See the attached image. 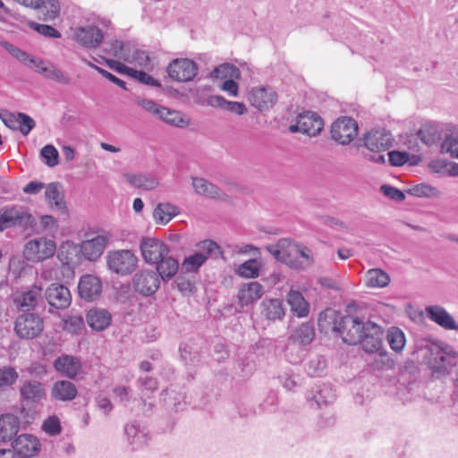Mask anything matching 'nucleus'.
<instances>
[{
    "mask_svg": "<svg viewBox=\"0 0 458 458\" xmlns=\"http://www.w3.org/2000/svg\"><path fill=\"white\" fill-rule=\"evenodd\" d=\"M359 148H364L362 151L364 158L377 164H385L386 158L382 154L393 146L394 138L391 132L386 129L371 130L366 132L360 139Z\"/></svg>",
    "mask_w": 458,
    "mask_h": 458,
    "instance_id": "nucleus-1",
    "label": "nucleus"
},
{
    "mask_svg": "<svg viewBox=\"0 0 458 458\" xmlns=\"http://www.w3.org/2000/svg\"><path fill=\"white\" fill-rule=\"evenodd\" d=\"M85 236L86 240L80 244L83 259L96 261L102 256L110 242L112 233L102 230L98 233L88 232Z\"/></svg>",
    "mask_w": 458,
    "mask_h": 458,
    "instance_id": "nucleus-2",
    "label": "nucleus"
},
{
    "mask_svg": "<svg viewBox=\"0 0 458 458\" xmlns=\"http://www.w3.org/2000/svg\"><path fill=\"white\" fill-rule=\"evenodd\" d=\"M34 224V217L23 207L13 206L0 209V231L13 226L28 229Z\"/></svg>",
    "mask_w": 458,
    "mask_h": 458,
    "instance_id": "nucleus-3",
    "label": "nucleus"
},
{
    "mask_svg": "<svg viewBox=\"0 0 458 458\" xmlns=\"http://www.w3.org/2000/svg\"><path fill=\"white\" fill-rule=\"evenodd\" d=\"M43 329V319L36 312H22L16 318L14 331L20 338L34 339L42 333Z\"/></svg>",
    "mask_w": 458,
    "mask_h": 458,
    "instance_id": "nucleus-4",
    "label": "nucleus"
},
{
    "mask_svg": "<svg viewBox=\"0 0 458 458\" xmlns=\"http://www.w3.org/2000/svg\"><path fill=\"white\" fill-rule=\"evenodd\" d=\"M108 268L121 276L131 274L137 267L138 259L130 250L109 251L106 255Z\"/></svg>",
    "mask_w": 458,
    "mask_h": 458,
    "instance_id": "nucleus-5",
    "label": "nucleus"
},
{
    "mask_svg": "<svg viewBox=\"0 0 458 458\" xmlns=\"http://www.w3.org/2000/svg\"><path fill=\"white\" fill-rule=\"evenodd\" d=\"M56 247L53 240L44 237L29 241L24 248V258L32 262H38L52 257Z\"/></svg>",
    "mask_w": 458,
    "mask_h": 458,
    "instance_id": "nucleus-6",
    "label": "nucleus"
},
{
    "mask_svg": "<svg viewBox=\"0 0 458 458\" xmlns=\"http://www.w3.org/2000/svg\"><path fill=\"white\" fill-rule=\"evenodd\" d=\"M330 133L335 141L347 145L358 134L357 122L352 117L341 116L331 124Z\"/></svg>",
    "mask_w": 458,
    "mask_h": 458,
    "instance_id": "nucleus-7",
    "label": "nucleus"
},
{
    "mask_svg": "<svg viewBox=\"0 0 458 458\" xmlns=\"http://www.w3.org/2000/svg\"><path fill=\"white\" fill-rule=\"evenodd\" d=\"M131 286L137 293L144 297H148L156 293L158 290L160 279L155 271L141 269L132 276Z\"/></svg>",
    "mask_w": 458,
    "mask_h": 458,
    "instance_id": "nucleus-8",
    "label": "nucleus"
},
{
    "mask_svg": "<svg viewBox=\"0 0 458 458\" xmlns=\"http://www.w3.org/2000/svg\"><path fill=\"white\" fill-rule=\"evenodd\" d=\"M169 77L179 82L192 81L198 74L197 64L189 58L174 59L166 68Z\"/></svg>",
    "mask_w": 458,
    "mask_h": 458,
    "instance_id": "nucleus-9",
    "label": "nucleus"
},
{
    "mask_svg": "<svg viewBox=\"0 0 458 458\" xmlns=\"http://www.w3.org/2000/svg\"><path fill=\"white\" fill-rule=\"evenodd\" d=\"M366 326L367 322H363L358 317L345 316L342 320L339 334L345 344L356 345L362 340Z\"/></svg>",
    "mask_w": 458,
    "mask_h": 458,
    "instance_id": "nucleus-10",
    "label": "nucleus"
},
{
    "mask_svg": "<svg viewBox=\"0 0 458 458\" xmlns=\"http://www.w3.org/2000/svg\"><path fill=\"white\" fill-rule=\"evenodd\" d=\"M324 126L322 118L315 112L307 111L297 116L296 123L289 126L293 133L301 132L309 136H316Z\"/></svg>",
    "mask_w": 458,
    "mask_h": 458,
    "instance_id": "nucleus-11",
    "label": "nucleus"
},
{
    "mask_svg": "<svg viewBox=\"0 0 458 458\" xmlns=\"http://www.w3.org/2000/svg\"><path fill=\"white\" fill-rule=\"evenodd\" d=\"M19 310L22 312H36L43 310L45 308L42 296V288L33 285L29 290L22 293L15 300Z\"/></svg>",
    "mask_w": 458,
    "mask_h": 458,
    "instance_id": "nucleus-12",
    "label": "nucleus"
},
{
    "mask_svg": "<svg viewBox=\"0 0 458 458\" xmlns=\"http://www.w3.org/2000/svg\"><path fill=\"white\" fill-rule=\"evenodd\" d=\"M248 99L254 107L262 112L275 106L277 94L271 87L259 86L250 89Z\"/></svg>",
    "mask_w": 458,
    "mask_h": 458,
    "instance_id": "nucleus-13",
    "label": "nucleus"
},
{
    "mask_svg": "<svg viewBox=\"0 0 458 458\" xmlns=\"http://www.w3.org/2000/svg\"><path fill=\"white\" fill-rule=\"evenodd\" d=\"M140 247L145 262L151 265L170 253L169 247L164 242L156 238L142 239Z\"/></svg>",
    "mask_w": 458,
    "mask_h": 458,
    "instance_id": "nucleus-14",
    "label": "nucleus"
},
{
    "mask_svg": "<svg viewBox=\"0 0 458 458\" xmlns=\"http://www.w3.org/2000/svg\"><path fill=\"white\" fill-rule=\"evenodd\" d=\"M44 297L49 306L56 310H65L72 302L70 290L61 284H52L45 291Z\"/></svg>",
    "mask_w": 458,
    "mask_h": 458,
    "instance_id": "nucleus-15",
    "label": "nucleus"
},
{
    "mask_svg": "<svg viewBox=\"0 0 458 458\" xmlns=\"http://www.w3.org/2000/svg\"><path fill=\"white\" fill-rule=\"evenodd\" d=\"M40 446L38 437L30 434H21L12 443V447L18 458H29L37 455L40 451Z\"/></svg>",
    "mask_w": 458,
    "mask_h": 458,
    "instance_id": "nucleus-16",
    "label": "nucleus"
},
{
    "mask_svg": "<svg viewBox=\"0 0 458 458\" xmlns=\"http://www.w3.org/2000/svg\"><path fill=\"white\" fill-rule=\"evenodd\" d=\"M383 334L381 327L374 322L367 321L364 336L360 342L363 350L369 353L379 352L382 349Z\"/></svg>",
    "mask_w": 458,
    "mask_h": 458,
    "instance_id": "nucleus-17",
    "label": "nucleus"
},
{
    "mask_svg": "<svg viewBox=\"0 0 458 458\" xmlns=\"http://www.w3.org/2000/svg\"><path fill=\"white\" fill-rule=\"evenodd\" d=\"M102 282L94 275H84L78 284L79 296L86 301H93L100 297Z\"/></svg>",
    "mask_w": 458,
    "mask_h": 458,
    "instance_id": "nucleus-18",
    "label": "nucleus"
},
{
    "mask_svg": "<svg viewBox=\"0 0 458 458\" xmlns=\"http://www.w3.org/2000/svg\"><path fill=\"white\" fill-rule=\"evenodd\" d=\"M428 368L435 373L448 374L451 369L456 365V360H452L444 356L443 352L431 347L428 351V356L425 358Z\"/></svg>",
    "mask_w": 458,
    "mask_h": 458,
    "instance_id": "nucleus-19",
    "label": "nucleus"
},
{
    "mask_svg": "<svg viewBox=\"0 0 458 458\" xmlns=\"http://www.w3.org/2000/svg\"><path fill=\"white\" fill-rule=\"evenodd\" d=\"M74 37L80 45L87 48L98 47L104 38L102 30L96 26L79 27Z\"/></svg>",
    "mask_w": 458,
    "mask_h": 458,
    "instance_id": "nucleus-20",
    "label": "nucleus"
},
{
    "mask_svg": "<svg viewBox=\"0 0 458 458\" xmlns=\"http://www.w3.org/2000/svg\"><path fill=\"white\" fill-rule=\"evenodd\" d=\"M57 258L63 265L69 267L80 265L84 260L81 245L71 241H66L60 245Z\"/></svg>",
    "mask_w": 458,
    "mask_h": 458,
    "instance_id": "nucleus-21",
    "label": "nucleus"
},
{
    "mask_svg": "<svg viewBox=\"0 0 458 458\" xmlns=\"http://www.w3.org/2000/svg\"><path fill=\"white\" fill-rule=\"evenodd\" d=\"M54 367L56 371L69 378H75L82 369L80 359L67 354L58 357L54 362Z\"/></svg>",
    "mask_w": 458,
    "mask_h": 458,
    "instance_id": "nucleus-22",
    "label": "nucleus"
},
{
    "mask_svg": "<svg viewBox=\"0 0 458 458\" xmlns=\"http://www.w3.org/2000/svg\"><path fill=\"white\" fill-rule=\"evenodd\" d=\"M427 317L441 327L447 330H458V324L454 318L439 305L428 306L425 309Z\"/></svg>",
    "mask_w": 458,
    "mask_h": 458,
    "instance_id": "nucleus-23",
    "label": "nucleus"
},
{
    "mask_svg": "<svg viewBox=\"0 0 458 458\" xmlns=\"http://www.w3.org/2000/svg\"><path fill=\"white\" fill-rule=\"evenodd\" d=\"M264 293V287L259 282L244 284L238 291L237 299L242 308L259 300Z\"/></svg>",
    "mask_w": 458,
    "mask_h": 458,
    "instance_id": "nucleus-24",
    "label": "nucleus"
},
{
    "mask_svg": "<svg viewBox=\"0 0 458 458\" xmlns=\"http://www.w3.org/2000/svg\"><path fill=\"white\" fill-rule=\"evenodd\" d=\"M191 181L194 192L198 195L208 199H224L226 198V194L218 186L202 177L192 176Z\"/></svg>",
    "mask_w": 458,
    "mask_h": 458,
    "instance_id": "nucleus-25",
    "label": "nucleus"
},
{
    "mask_svg": "<svg viewBox=\"0 0 458 458\" xmlns=\"http://www.w3.org/2000/svg\"><path fill=\"white\" fill-rule=\"evenodd\" d=\"M345 316L341 312L333 309H327L322 311L318 319V326L321 332L327 333L329 330L332 332L339 333L342 327V320Z\"/></svg>",
    "mask_w": 458,
    "mask_h": 458,
    "instance_id": "nucleus-26",
    "label": "nucleus"
},
{
    "mask_svg": "<svg viewBox=\"0 0 458 458\" xmlns=\"http://www.w3.org/2000/svg\"><path fill=\"white\" fill-rule=\"evenodd\" d=\"M112 314L105 309L94 308L88 311L86 320L89 327L98 332L104 331L112 323Z\"/></svg>",
    "mask_w": 458,
    "mask_h": 458,
    "instance_id": "nucleus-27",
    "label": "nucleus"
},
{
    "mask_svg": "<svg viewBox=\"0 0 458 458\" xmlns=\"http://www.w3.org/2000/svg\"><path fill=\"white\" fill-rule=\"evenodd\" d=\"M283 251H284V264L292 269L303 271L304 264L301 263V259H298V246L299 242L290 238H284V242L280 245Z\"/></svg>",
    "mask_w": 458,
    "mask_h": 458,
    "instance_id": "nucleus-28",
    "label": "nucleus"
},
{
    "mask_svg": "<svg viewBox=\"0 0 458 458\" xmlns=\"http://www.w3.org/2000/svg\"><path fill=\"white\" fill-rule=\"evenodd\" d=\"M156 264V273L159 279L167 282L179 271L178 260L169 254L162 257Z\"/></svg>",
    "mask_w": 458,
    "mask_h": 458,
    "instance_id": "nucleus-29",
    "label": "nucleus"
},
{
    "mask_svg": "<svg viewBox=\"0 0 458 458\" xmlns=\"http://www.w3.org/2000/svg\"><path fill=\"white\" fill-rule=\"evenodd\" d=\"M20 428L19 419L10 413L0 416V441L7 442L17 435Z\"/></svg>",
    "mask_w": 458,
    "mask_h": 458,
    "instance_id": "nucleus-30",
    "label": "nucleus"
},
{
    "mask_svg": "<svg viewBox=\"0 0 458 458\" xmlns=\"http://www.w3.org/2000/svg\"><path fill=\"white\" fill-rule=\"evenodd\" d=\"M315 337V329L312 323L306 322L296 327L289 335V342L297 345H309Z\"/></svg>",
    "mask_w": 458,
    "mask_h": 458,
    "instance_id": "nucleus-31",
    "label": "nucleus"
},
{
    "mask_svg": "<svg viewBox=\"0 0 458 458\" xmlns=\"http://www.w3.org/2000/svg\"><path fill=\"white\" fill-rule=\"evenodd\" d=\"M21 398L28 403H38L45 397L43 385L36 380L25 381L20 389Z\"/></svg>",
    "mask_w": 458,
    "mask_h": 458,
    "instance_id": "nucleus-32",
    "label": "nucleus"
},
{
    "mask_svg": "<svg viewBox=\"0 0 458 458\" xmlns=\"http://www.w3.org/2000/svg\"><path fill=\"white\" fill-rule=\"evenodd\" d=\"M78 391L75 385L68 380L56 381L52 388L51 395L53 399L69 402L77 396Z\"/></svg>",
    "mask_w": 458,
    "mask_h": 458,
    "instance_id": "nucleus-33",
    "label": "nucleus"
},
{
    "mask_svg": "<svg viewBox=\"0 0 458 458\" xmlns=\"http://www.w3.org/2000/svg\"><path fill=\"white\" fill-rule=\"evenodd\" d=\"M208 104L210 106L220 107L222 109L227 110L238 115L245 114L248 112V109L244 103L229 101L222 96L216 95L209 97L208 99Z\"/></svg>",
    "mask_w": 458,
    "mask_h": 458,
    "instance_id": "nucleus-34",
    "label": "nucleus"
},
{
    "mask_svg": "<svg viewBox=\"0 0 458 458\" xmlns=\"http://www.w3.org/2000/svg\"><path fill=\"white\" fill-rule=\"evenodd\" d=\"M179 214V209L176 206L169 203H158L153 211V217L157 224L166 225L175 216Z\"/></svg>",
    "mask_w": 458,
    "mask_h": 458,
    "instance_id": "nucleus-35",
    "label": "nucleus"
},
{
    "mask_svg": "<svg viewBox=\"0 0 458 458\" xmlns=\"http://www.w3.org/2000/svg\"><path fill=\"white\" fill-rule=\"evenodd\" d=\"M262 315L268 320L282 319L284 316L283 301L279 299H266L261 303Z\"/></svg>",
    "mask_w": 458,
    "mask_h": 458,
    "instance_id": "nucleus-36",
    "label": "nucleus"
},
{
    "mask_svg": "<svg viewBox=\"0 0 458 458\" xmlns=\"http://www.w3.org/2000/svg\"><path fill=\"white\" fill-rule=\"evenodd\" d=\"M287 301L291 306V310L298 317L304 318L308 316L310 311L309 303L300 292L290 291L287 295Z\"/></svg>",
    "mask_w": 458,
    "mask_h": 458,
    "instance_id": "nucleus-37",
    "label": "nucleus"
},
{
    "mask_svg": "<svg viewBox=\"0 0 458 458\" xmlns=\"http://www.w3.org/2000/svg\"><path fill=\"white\" fill-rule=\"evenodd\" d=\"M157 117L167 124L178 128H185L190 124V120L185 119L182 113L165 106L162 107Z\"/></svg>",
    "mask_w": 458,
    "mask_h": 458,
    "instance_id": "nucleus-38",
    "label": "nucleus"
},
{
    "mask_svg": "<svg viewBox=\"0 0 458 458\" xmlns=\"http://www.w3.org/2000/svg\"><path fill=\"white\" fill-rule=\"evenodd\" d=\"M240 76L241 72L239 68L229 63H225L215 67L210 72V77L212 79L225 81L230 79H239Z\"/></svg>",
    "mask_w": 458,
    "mask_h": 458,
    "instance_id": "nucleus-39",
    "label": "nucleus"
},
{
    "mask_svg": "<svg viewBox=\"0 0 458 458\" xmlns=\"http://www.w3.org/2000/svg\"><path fill=\"white\" fill-rule=\"evenodd\" d=\"M125 178L132 186L145 191L153 190L158 185V182L156 178L142 174H125Z\"/></svg>",
    "mask_w": 458,
    "mask_h": 458,
    "instance_id": "nucleus-40",
    "label": "nucleus"
},
{
    "mask_svg": "<svg viewBox=\"0 0 458 458\" xmlns=\"http://www.w3.org/2000/svg\"><path fill=\"white\" fill-rule=\"evenodd\" d=\"M367 286L383 288L390 283V276L380 268L369 269L366 274Z\"/></svg>",
    "mask_w": 458,
    "mask_h": 458,
    "instance_id": "nucleus-41",
    "label": "nucleus"
},
{
    "mask_svg": "<svg viewBox=\"0 0 458 458\" xmlns=\"http://www.w3.org/2000/svg\"><path fill=\"white\" fill-rule=\"evenodd\" d=\"M59 183H49L46 189L45 196L51 206L58 210H66V203L64 199V196L61 194L58 189Z\"/></svg>",
    "mask_w": 458,
    "mask_h": 458,
    "instance_id": "nucleus-42",
    "label": "nucleus"
},
{
    "mask_svg": "<svg viewBox=\"0 0 458 458\" xmlns=\"http://www.w3.org/2000/svg\"><path fill=\"white\" fill-rule=\"evenodd\" d=\"M197 247L199 249V251L197 253H200L202 256L206 258V261L208 258L218 259L223 257L224 251L222 248L212 240H204L197 243Z\"/></svg>",
    "mask_w": 458,
    "mask_h": 458,
    "instance_id": "nucleus-43",
    "label": "nucleus"
},
{
    "mask_svg": "<svg viewBox=\"0 0 458 458\" xmlns=\"http://www.w3.org/2000/svg\"><path fill=\"white\" fill-rule=\"evenodd\" d=\"M124 432L130 444L134 445L136 447L141 446L147 442V435L140 429L136 422L127 424L124 428Z\"/></svg>",
    "mask_w": 458,
    "mask_h": 458,
    "instance_id": "nucleus-44",
    "label": "nucleus"
},
{
    "mask_svg": "<svg viewBox=\"0 0 458 458\" xmlns=\"http://www.w3.org/2000/svg\"><path fill=\"white\" fill-rule=\"evenodd\" d=\"M387 342L393 351L400 352L405 345L404 333L396 327H392L387 331Z\"/></svg>",
    "mask_w": 458,
    "mask_h": 458,
    "instance_id": "nucleus-45",
    "label": "nucleus"
},
{
    "mask_svg": "<svg viewBox=\"0 0 458 458\" xmlns=\"http://www.w3.org/2000/svg\"><path fill=\"white\" fill-rule=\"evenodd\" d=\"M130 43H123L120 40H112L108 43V48L106 49V52L114 57L119 59H123V61H130L129 58V48Z\"/></svg>",
    "mask_w": 458,
    "mask_h": 458,
    "instance_id": "nucleus-46",
    "label": "nucleus"
},
{
    "mask_svg": "<svg viewBox=\"0 0 458 458\" xmlns=\"http://www.w3.org/2000/svg\"><path fill=\"white\" fill-rule=\"evenodd\" d=\"M206 262V258L200 253H194L186 257L182 263V273H197L200 267Z\"/></svg>",
    "mask_w": 458,
    "mask_h": 458,
    "instance_id": "nucleus-47",
    "label": "nucleus"
},
{
    "mask_svg": "<svg viewBox=\"0 0 458 458\" xmlns=\"http://www.w3.org/2000/svg\"><path fill=\"white\" fill-rule=\"evenodd\" d=\"M420 140L427 146L436 144L439 139L440 134L434 125H425L418 132Z\"/></svg>",
    "mask_w": 458,
    "mask_h": 458,
    "instance_id": "nucleus-48",
    "label": "nucleus"
},
{
    "mask_svg": "<svg viewBox=\"0 0 458 458\" xmlns=\"http://www.w3.org/2000/svg\"><path fill=\"white\" fill-rule=\"evenodd\" d=\"M129 58L131 60L126 61L127 63L136 64H139L140 66L147 68V69L151 68L153 66L152 60L149 57V55L148 54V52H146V51L137 49V50H133V52H131V47H130Z\"/></svg>",
    "mask_w": 458,
    "mask_h": 458,
    "instance_id": "nucleus-49",
    "label": "nucleus"
},
{
    "mask_svg": "<svg viewBox=\"0 0 458 458\" xmlns=\"http://www.w3.org/2000/svg\"><path fill=\"white\" fill-rule=\"evenodd\" d=\"M327 368V362L323 356L317 355L311 358L307 365L306 370L310 377L321 376Z\"/></svg>",
    "mask_w": 458,
    "mask_h": 458,
    "instance_id": "nucleus-50",
    "label": "nucleus"
},
{
    "mask_svg": "<svg viewBox=\"0 0 458 458\" xmlns=\"http://www.w3.org/2000/svg\"><path fill=\"white\" fill-rule=\"evenodd\" d=\"M259 268L257 259H251L241 264L238 267L237 273L242 277L257 278L259 275Z\"/></svg>",
    "mask_w": 458,
    "mask_h": 458,
    "instance_id": "nucleus-51",
    "label": "nucleus"
},
{
    "mask_svg": "<svg viewBox=\"0 0 458 458\" xmlns=\"http://www.w3.org/2000/svg\"><path fill=\"white\" fill-rule=\"evenodd\" d=\"M163 401L168 409L179 411L182 409V395L172 389H165L162 393Z\"/></svg>",
    "mask_w": 458,
    "mask_h": 458,
    "instance_id": "nucleus-52",
    "label": "nucleus"
},
{
    "mask_svg": "<svg viewBox=\"0 0 458 458\" xmlns=\"http://www.w3.org/2000/svg\"><path fill=\"white\" fill-rule=\"evenodd\" d=\"M46 72L45 77L52 80L55 82L68 85L71 82V79L60 69H57L54 64L48 65L47 69H43Z\"/></svg>",
    "mask_w": 458,
    "mask_h": 458,
    "instance_id": "nucleus-53",
    "label": "nucleus"
},
{
    "mask_svg": "<svg viewBox=\"0 0 458 458\" xmlns=\"http://www.w3.org/2000/svg\"><path fill=\"white\" fill-rule=\"evenodd\" d=\"M84 327V319L81 316H70L64 320V329L72 334H78Z\"/></svg>",
    "mask_w": 458,
    "mask_h": 458,
    "instance_id": "nucleus-54",
    "label": "nucleus"
},
{
    "mask_svg": "<svg viewBox=\"0 0 458 458\" xmlns=\"http://www.w3.org/2000/svg\"><path fill=\"white\" fill-rule=\"evenodd\" d=\"M40 156L45 159L47 165L54 167L58 165L59 154L53 145H46L40 150Z\"/></svg>",
    "mask_w": 458,
    "mask_h": 458,
    "instance_id": "nucleus-55",
    "label": "nucleus"
},
{
    "mask_svg": "<svg viewBox=\"0 0 458 458\" xmlns=\"http://www.w3.org/2000/svg\"><path fill=\"white\" fill-rule=\"evenodd\" d=\"M0 118L8 128L20 131L21 119H18V113L14 114L4 109L0 111Z\"/></svg>",
    "mask_w": 458,
    "mask_h": 458,
    "instance_id": "nucleus-56",
    "label": "nucleus"
},
{
    "mask_svg": "<svg viewBox=\"0 0 458 458\" xmlns=\"http://www.w3.org/2000/svg\"><path fill=\"white\" fill-rule=\"evenodd\" d=\"M186 273H181L174 280L177 289L183 294H190L195 289L194 281L185 276Z\"/></svg>",
    "mask_w": 458,
    "mask_h": 458,
    "instance_id": "nucleus-57",
    "label": "nucleus"
},
{
    "mask_svg": "<svg viewBox=\"0 0 458 458\" xmlns=\"http://www.w3.org/2000/svg\"><path fill=\"white\" fill-rule=\"evenodd\" d=\"M42 430L49 436H57L61 433L62 428L57 416L48 417L42 424Z\"/></svg>",
    "mask_w": 458,
    "mask_h": 458,
    "instance_id": "nucleus-58",
    "label": "nucleus"
},
{
    "mask_svg": "<svg viewBox=\"0 0 458 458\" xmlns=\"http://www.w3.org/2000/svg\"><path fill=\"white\" fill-rule=\"evenodd\" d=\"M180 356L185 365L197 366L199 360V355L197 352H191V348L188 344L180 347Z\"/></svg>",
    "mask_w": 458,
    "mask_h": 458,
    "instance_id": "nucleus-59",
    "label": "nucleus"
},
{
    "mask_svg": "<svg viewBox=\"0 0 458 458\" xmlns=\"http://www.w3.org/2000/svg\"><path fill=\"white\" fill-rule=\"evenodd\" d=\"M335 394L327 386H323L318 392L316 394L313 395V399L318 404V407L321 405H327L328 403H331L335 400Z\"/></svg>",
    "mask_w": 458,
    "mask_h": 458,
    "instance_id": "nucleus-60",
    "label": "nucleus"
},
{
    "mask_svg": "<svg viewBox=\"0 0 458 458\" xmlns=\"http://www.w3.org/2000/svg\"><path fill=\"white\" fill-rule=\"evenodd\" d=\"M18 374L13 368L0 369V388L12 386L17 379Z\"/></svg>",
    "mask_w": 458,
    "mask_h": 458,
    "instance_id": "nucleus-61",
    "label": "nucleus"
},
{
    "mask_svg": "<svg viewBox=\"0 0 458 458\" xmlns=\"http://www.w3.org/2000/svg\"><path fill=\"white\" fill-rule=\"evenodd\" d=\"M131 77L142 84L156 88H161V84L157 80H156L154 77H152L151 75L143 71H137L133 69Z\"/></svg>",
    "mask_w": 458,
    "mask_h": 458,
    "instance_id": "nucleus-62",
    "label": "nucleus"
},
{
    "mask_svg": "<svg viewBox=\"0 0 458 458\" xmlns=\"http://www.w3.org/2000/svg\"><path fill=\"white\" fill-rule=\"evenodd\" d=\"M301 258V263L304 264V270L309 267H311L314 264V257L312 250L305 246L304 244L299 242L298 246V259Z\"/></svg>",
    "mask_w": 458,
    "mask_h": 458,
    "instance_id": "nucleus-63",
    "label": "nucleus"
},
{
    "mask_svg": "<svg viewBox=\"0 0 458 458\" xmlns=\"http://www.w3.org/2000/svg\"><path fill=\"white\" fill-rule=\"evenodd\" d=\"M30 28H32L34 30H36L37 32H38L39 34H41L45 37L53 38H61V33L57 30H55L54 27H52L51 25L38 24L36 22H32L30 24Z\"/></svg>",
    "mask_w": 458,
    "mask_h": 458,
    "instance_id": "nucleus-64",
    "label": "nucleus"
}]
</instances>
